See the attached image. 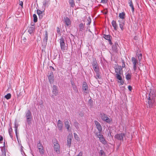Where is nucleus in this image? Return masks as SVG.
<instances>
[{"label": "nucleus", "instance_id": "nucleus-17", "mask_svg": "<svg viewBox=\"0 0 156 156\" xmlns=\"http://www.w3.org/2000/svg\"><path fill=\"white\" fill-rule=\"evenodd\" d=\"M110 36L109 35H104V37L106 40L108 41L109 43L110 44H112V43L111 42L110 39Z\"/></svg>", "mask_w": 156, "mask_h": 156}, {"label": "nucleus", "instance_id": "nucleus-4", "mask_svg": "<svg viewBox=\"0 0 156 156\" xmlns=\"http://www.w3.org/2000/svg\"><path fill=\"white\" fill-rule=\"evenodd\" d=\"M114 137L116 140L121 141H123V139L126 138L125 134L122 133L116 134Z\"/></svg>", "mask_w": 156, "mask_h": 156}, {"label": "nucleus", "instance_id": "nucleus-27", "mask_svg": "<svg viewBox=\"0 0 156 156\" xmlns=\"http://www.w3.org/2000/svg\"><path fill=\"white\" fill-rule=\"evenodd\" d=\"M69 2L72 7H74V6H75V2L74 0H69Z\"/></svg>", "mask_w": 156, "mask_h": 156}, {"label": "nucleus", "instance_id": "nucleus-46", "mask_svg": "<svg viewBox=\"0 0 156 156\" xmlns=\"http://www.w3.org/2000/svg\"><path fill=\"white\" fill-rule=\"evenodd\" d=\"M83 153L81 151H80L79 154L77 155L76 156H82Z\"/></svg>", "mask_w": 156, "mask_h": 156}, {"label": "nucleus", "instance_id": "nucleus-38", "mask_svg": "<svg viewBox=\"0 0 156 156\" xmlns=\"http://www.w3.org/2000/svg\"><path fill=\"white\" fill-rule=\"evenodd\" d=\"M65 123L66 128L68 130V122L67 119H66L65 120Z\"/></svg>", "mask_w": 156, "mask_h": 156}, {"label": "nucleus", "instance_id": "nucleus-11", "mask_svg": "<svg viewBox=\"0 0 156 156\" xmlns=\"http://www.w3.org/2000/svg\"><path fill=\"white\" fill-rule=\"evenodd\" d=\"M94 122L98 131L99 132H101L102 130V128L100 123L96 120L94 121Z\"/></svg>", "mask_w": 156, "mask_h": 156}, {"label": "nucleus", "instance_id": "nucleus-52", "mask_svg": "<svg viewBox=\"0 0 156 156\" xmlns=\"http://www.w3.org/2000/svg\"><path fill=\"white\" fill-rule=\"evenodd\" d=\"M71 138H70L69 139V144H71Z\"/></svg>", "mask_w": 156, "mask_h": 156}, {"label": "nucleus", "instance_id": "nucleus-21", "mask_svg": "<svg viewBox=\"0 0 156 156\" xmlns=\"http://www.w3.org/2000/svg\"><path fill=\"white\" fill-rule=\"evenodd\" d=\"M64 23L65 24V27H68V18L67 17H64Z\"/></svg>", "mask_w": 156, "mask_h": 156}, {"label": "nucleus", "instance_id": "nucleus-53", "mask_svg": "<svg viewBox=\"0 0 156 156\" xmlns=\"http://www.w3.org/2000/svg\"><path fill=\"white\" fill-rule=\"evenodd\" d=\"M67 145H68V136H67Z\"/></svg>", "mask_w": 156, "mask_h": 156}, {"label": "nucleus", "instance_id": "nucleus-2", "mask_svg": "<svg viewBox=\"0 0 156 156\" xmlns=\"http://www.w3.org/2000/svg\"><path fill=\"white\" fill-rule=\"evenodd\" d=\"M25 117L28 124H30L31 123V120L32 119V116L30 110H27L25 112Z\"/></svg>", "mask_w": 156, "mask_h": 156}, {"label": "nucleus", "instance_id": "nucleus-26", "mask_svg": "<svg viewBox=\"0 0 156 156\" xmlns=\"http://www.w3.org/2000/svg\"><path fill=\"white\" fill-rule=\"evenodd\" d=\"M119 16L122 19H124L125 17V13L124 12L119 13Z\"/></svg>", "mask_w": 156, "mask_h": 156}, {"label": "nucleus", "instance_id": "nucleus-51", "mask_svg": "<svg viewBox=\"0 0 156 156\" xmlns=\"http://www.w3.org/2000/svg\"><path fill=\"white\" fill-rule=\"evenodd\" d=\"M9 136H10V137H11V138H12V140H13V136H12V133H9Z\"/></svg>", "mask_w": 156, "mask_h": 156}, {"label": "nucleus", "instance_id": "nucleus-29", "mask_svg": "<svg viewBox=\"0 0 156 156\" xmlns=\"http://www.w3.org/2000/svg\"><path fill=\"white\" fill-rule=\"evenodd\" d=\"M136 55L137 57V58L138 59V60L139 62H140L141 60L142 59V54H136Z\"/></svg>", "mask_w": 156, "mask_h": 156}, {"label": "nucleus", "instance_id": "nucleus-28", "mask_svg": "<svg viewBox=\"0 0 156 156\" xmlns=\"http://www.w3.org/2000/svg\"><path fill=\"white\" fill-rule=\"evenodd\" d=\"M126 79L128 80H130L131 78V74L129 73H126Z\"/></svg>", "mask_w": 156, "mask_h": 156}, {"label": "nucleus", "instance_id": "nucleus-15", "mask_svg": "<svg viewBox=\"0 0 156 156\" xmlns=\"http://www.w3.org/2000/svg\"><path fill=\"white\" fill-rule=\"evenodd\" d=\"M60 43L62 49L63 50H66V47L65 46V43L63 40H60Z\"/></svg>", "mask_w": 156, "mask_h": 156}, {"label": "nucleus", "instance_id": "nucleus-31", "mask_svg": "<svg viewBox=\"0 0 156 156\" xmlns=\"http://www.w3.org/2000/svg\"><path fill=\"white\" fill-rule=\"evenodd\" d=\"M38 150L41 154H44V151L43 147L38 148Z\"/></svg>", "mask_w": 156, "mask_h": 156}, {"label": "nucleus", "instance_id": "nucleus-18", "mask_svg": "<svg viewBox=\"0 0 156 156\" xmlns=\"http://www.w3.org/2000/svg\"><path fill=\"white\" fill-rule=\"evenodd\" d=\"M57 126L59 130H61L62 129V121L60 120H59L58 121Z\"/></svg>", "mask_w": 156, "mask_h": 156}, {"label": "nucleus", "instance_id": "nucleus-55", "mask_svg": "<svg viewBox=\"0 0 156 156\" xmlns=\"http://www.w3.org/2000/svg\"><path fill=\"white\" fill-rule=\"evenodd\" d=\"M50 68H51L52 69H53L54 70V68L53 67L51 66L50 67Z\"/></svg>", "mask_w": 156, "mask_h": 156}, {"label": "nucleus", "instance_id": "nucleus-45", "mask_svg": "<svg viewBox=\"0 0 156 156\" xmlns=\"http://www.w3.org/2000/svg\"><path fill=\"white\" fill-rule=\"evenodd\" d=\"M15 133H16V137L17 139L18 140V132H17V130H16V131H15Z\"/></svg>", "mask_w": 156, "mask_h": 156}, {"label": "nucleus", "instance_id": "nucleus-49", "mask_svg": "<svg viewBox=\"0 0 156 156\" xmlns=\"http://www.w3.org/2000/svg\"><path fill=\"white\" fill-rule=\"evenodd\" d=\"M3 140V136L1 135H0V142L2 141Z\"/></svg>", "mask_w": 156, "mask_h": 156}, {"label": "nucleus", "instance_id": "nucleus-12", "mask_svg": "<svg viewBox=\"0 0 156 156\" xmlns=\"http://www.w3.org/2000/svg\"><path fill=\"white\" fill-rule=\"evenodd\" d=\"M52 91L53 94L54 95L56 96L58 95V92L57 89V87L56 86H53L52 90Z\"/></svg>", "mask_w": 156, "mask_h": 156}, {"label": "nucleus", "instance_id": "nucleus-33", "mask_svg": "<svg viewBox=\"0 0 156 156\" xmlns=\"http://www.w3.org/2000/svg\"><path fill=\"white\" fill-rule=\"evenodd\" d=\"M34 18L33 21L34 22L36 23L37 21V15L35 14H34L33 15Z\"/></svg>", "mask_w": 156, "mask_h": 156}, {"label": "nucleus", "instance_id": "nucleus-19", "mask_svg": "<svg viewBox=\"0 0 156 156\" xmlns=\"http://www.w3.org/2000/svg\"><path fill=\"white\" fill-rule=\"evenodd\" d=\"M35 30V26L34 25H32L31 27H30L28 29V32L30 34H32Z\"/></svg>", "mask_w": 156, "mask_h": 156}, {"label": "nucleus", "instance_id": "nucleus-43", "mask_svg": "<svg viewBox=\"0 0 156 156\" xmlns=\"http://www.w3.org/2000/svg\"><path fill=\"white\" fill-rule=\"evenodd\" d=\"M12 128L11 127H10L9 129V133H12Z\"/></svg>", "mask_w": 156, "mask_h": 156}, {"label": "nucleus", "instance_id": "nucleus-50", "mask_svg": "<svg viewBox=\"0 0 156 156\" xmlns=\"http://www.w3.org/2000/svg\"><path fill=\"white\" fill-rule=\"evenodd\" d=\"M57 31L58 33H59L60 32V29L58 27L57 28Z\"/></svg>", "mask_w": 156, "mask_h": 156}, {"label": "nucleus", "instance_id": "nucleus-58", "mask_svg": "<svg viewBox=\"0 0 156 156\" xmlns=\"http://www.w3.org/2000/svg\"><path fill=\"white\" fill-rule=\"evenodd\" d=\"M69 24L70 23V22L69 20Z\"/></svg>", "mask_w": 156, "mask_h": 156}, {"label": "nucleus", "instance_id": "nucleus-24", "mask_svg": "<svg viewBox=\"0 0 156 156\" xmlns=\"http://www.w3.org/2000/svg\"><path fill=\"white\" fill-rule=\"evenodd\" d=\"M112 26L114 28V29L115 30H116L117 25L116 21L115 20H113L112 22Z\"/></svg>", "mask_w": 156, "mask_h": 156}, {"label": "nucleus", "instance_id": "nucleus-13", "mask_svg": "<svg viewBox=\"0 0 156 156\" xmlns=\"http://www.w3.org/2000/svg\"><path fill=\"white\" fill-rule=\"evenodd\" d=\"M37 13L38 15L39 19H42L44 15V13L43 12L39 9H37Z\"/></svg>", "mask_w": 156, "mask_h": 156}, {"label": "nucleus", "instance_id": "nucleus-8", "mask_svg": "<svg viewBox=\"0 0 156 156\" xmlns=\"http://www.w3.org/2000/svg\"><path fill=\"white\" fill-rule=\"evenodd\" d=\"M115 74H122V68L121 66H116L115 67Z\"/></svg>", "mask_w": 156, "mask_h": 156}, {"label": "nucleus", "instance_id": "nucleus-47", "mask_svg": "<svg viewBox=\"0 0 156 156\" xmlns=\"http://www.w3.org/2000/svg\"><path fill=\"white\" fill-rule=\"evenodd\" d=\"M128 89L129 90L131 91L132 89V87L130 86H129L128 87Z\"/></svg>", "mask_w": 156, "mask_h": 156}, {"label": "nucleus", "instance_id": "nucleus-7", "mask_svg": "<svg viewBox=\"0 0 156 156\" xmlns=\"http://www.w3.org/2000/svg\"><path fill=\"white\" fill-rule=\"evenodd\" d=\"M131 61L133 64V69L135 71H136L137 68L136 64L138 63L137 60L134 57L131 58Z\"/></svg>", "mask_w": 156, "mask_h": 156}, {"label": "nucleus", "instance_id": "nucleus-56", "mask_svg": "<svg viewBox=\"0 0 156 156\" xmlns=\"http://www.w3.org/2000/svg\"><path fill=\"white\" fill-rule=\"evenodd\" d=\"M122 63L124 65H125L124 61H122Z\"/></svg>", "mask_w": 156, "mask_h": 156}, {"label": "nucleus", "instance_id": "nucleus-16", "mask_svg": "<svg viewBox=\"0 0 156 156\" xmlns=\"http://www.w3.org/2000/svg\"><path fill=\"white\" fill-rule=\"evenodd\" d=\"M45 34L44 36V38L43 40V41L45 44H46L48 40V33L47 31H45Z\"/></svg>", "mask_w": 156, "mask_h": 156}, {"label": "nucleus", "instance_id": "nucleus-41", "mask_svg": "<svg viewBox=\"0 0 156 156\" xmlns=\"http://www.w3.org/2000/svg\"><path fill=\"white\" fill-rule=\"evenodd\" d=\"M16 121L15 120L14 122L15 124V131L17 130L18 127V125L16 123Z\"/></svg>", "mask_w": 156, "mask_h": 156}, {"label": "nucleus", "instance_id": "nucleus-14", "mask_svg": "<svg viewBox=\"0 0 156 156\" xmlns=\"http://www.w3.org/2000/svg\"><path fill=\"white\" fill-rule=\"evenodd\" d=\"M43 8L44 10L46 7H47L49 5V1L48 0H44L43 2Z\"/></svg>", "mask_w": 156, "mask_h": 156}, {"label": "nucleus", "instance_id": "nucleus-34", "mask_svg": "<svg viewBox=\"0 0 156 156\" xmlns=\"http://www.w3.org/2000/svg\"><path fill=\"white\" fill-rule=\"evenodd\" d=\"M80 31H82L83 30L84 26L83 23H80L79 26Z\"/></svg>", "mask_w": 156, "mask_h": 156}, {"label": "nucleus", "instance_id": "nucleus-23", "mask_svg": "<svg viewBox=\"0 0 156 156\" xmlns=\"http://www.w3.org/2000/svg\"><path fill=\"white\" fill-rule=\"evenodd\" d=\"M99 140L103 144H106V141L105 139L104 138L103 136L99 139Z\"/></svg>", "mask_w": 156, "mask_h": 156}, {"label": "nucleus", "instance_id": "nucleus-30", "mask_svg": "<svg viewBox=\"0 0 156 156\" xmlns=\"http://www.w3.org/2000/svg\"><path fill=\"white\" fill-rule=\"evenodd\" d=\"M2 155V156H5L6 155V152L5 148H2L1 149Z\"/></svg>", "mask_w": 156, "mask_h": 156}, {"label": "nucleus", "instance_id": "nucleus-57", "mask_svg": "<svg viewBox=\"0 0 156 156\" xmlns=\"http://www.w3.org/2000/svg\"><path fill=\"white\" fill-rule=\"evenodd\" d=\"M113 47V48H115V46H114V45H113V47Z\"/></svg>", "mask_w": 156, "mask_h": 156}, {"label": "nucleus", "instance_id": "nucleus-36", "mask_svg": "<svg viewBox=\"0 0 156 156\" xmlns=\"http://www.w3.org/2000/svg\"><path fill=\"white\" fill-rule=\"evenodd\" d=\"M101 132H99L98 133H97L96 134L97 137L99 138V139L103 136V135L101 134Z\"/></svg>", "mask_w": 156, "mask_h": 156}, {"label": "nucleus", "instance_id": "nucleus-3", "mask_svg": "<svg viewBox=\"0 0 156 156\" xmlns=\"http://www.w3.org/2000/svg\"><path fill=\"white\" fill-rule=\"evenodd\" d=\"M53 142L54 145V150L57 153L59 154L60 153V146L58 141L56 140H54Z\"/></svg>", "mask_w": 156, "mask_h": 156}, {"label": "nucleus", "instance_id": "nucleus-59", "mask_svg": "<svg viewBox=\"0 0 156 156\" xmlns=\"http://www.w3.org/2000/svg\"><path fill=\"white\" fill-rule=\"evenodd\" d=\"M0 156H2V155H0Z\"/></svg>", "mask_w": 156, "mask_h": 156}, {"label": "nucleus", "instance_id": "nucleus-35", "mask_svg": "<svg viewBox=\"0 0 156 156\" xmlns=\"http://www.w3.org/2000/svg\"><path fill=\"white\" fill-rule=\"evenodd\" d=\"M96 75L95 76V78L96 79H100L101 78V77L100 76V73L99 71L98 72H96Z\"/></svg>", "mask_w": 156, "mask_h": 156}, {"label": "nucleus", "instance_id": "nucleus-48", "mask_svg": "<svg viewBox=\"0 0 156 156\" xmlns=\"http://www.w3.org/2000/svg\"><path fill=\"white\" fill-rule=\"evenodd\" d=\"M19 5L21 6L22 7L23 6V3L22 2H20Z\"/></svg>", "mask_w": 156, "mask_h": 156}, {"label": "nucleus", "instance_id": "nucleus-39", "mask_svg": "<svg viewBox=\"0 0 156 156\" xmlns=\"http://www.w3.org/2000/svg\"><path fill=\"white\" fill-rule=\"evenodd\" d=\"M93 68L94 70L95 71V72H98L99 71V67L98 66H97L95 67H93Z\"/></svg>", "mask_w": 156, "mask_h": 156}, {"label": "nucleus", "instance_id": "nucleus-1", "mask_svg": "<svg viewBox=\"0 0 156 156\" xmlns=\"http://www.w3.org/2000/svg\"><path fill=\"white\" fill-rule=\"evenodd\" d=\"M156 97V91L154 90H151L147 98L148 104L147 106L149 108H152L154 105Z\"/></svg>", "mask_w": 156, "mask_h": 156}, {"label": "nucleus", "instance_id": "nucleus-6", "mask_svg": "<svg viewBox=\"0 0 156 156\" xmlns=\"http://www.w3.org/2000/svg\"><path fill=\"white\" fill-rule=\"evenodd\" d=\"M122 74H115V77L119 80L118 82H119V83H120V85H123L124 83V82L122 80V77L121 75Z\"/></svg>", "mask_w": 156, "mask_h": 156}, {"label": "nucleus", "instance_id": "nucleus-10", "mask_svg": "<svg viewBox=\"0 0 156 156\" xmlns=\"http://www.w3.org/2000/svg\"><path fill=\"white\" fill-rule=\"evenodd\" d=\"M82 89L84 93H88V86L86 82H83V83Z\"/></svg>", "mask_w": 156, "mask_h": 156}, {"label": "nucleus", "instance_id": "nucleus-40", "mask_svg": "<svg viewBox=\"0 0 156 156\" xmlns=\"http://www.w3.org/2000/svg\"><path fill=\"white\" fill-rule=\"evenodd\" d=\"M37 147L38 148H41L43 147L42 144L40 142H39L37 144Z\"/></svg>", "mask_w": 156, "mask_h": 156}, {"label": "nucleus", "instance_id": "nucleus-54", "mask_svg": "<svg viewBox=\"0 0 156 156\" xmlns=\"http://www.w3.org/2000/svg\"><path fill=\"white\" fill-rule=\"evenodd\" d=\"M88 24H90L91 23V20H88Z\"/></svg>", "mask_w": 156, "mask_h": 156}, {"label": "nucleus", "instance_id": "nucleus-9", "mask_svg": "<svg viewBox=\"0 0 156 156\" xmlns=\"http://www.w3.org/2000/svg\"><path fill=\"white\" fill-rule=\"evenodd\" d=\"M48 79L50 83H53L54 80V76L53 73L52 72H50L48 73Z\"/></svg>", "mask_w": 156, "mask_h": 156}, {"label": "nucleus", "instance_id": "nucleus-42", "mask_svg": "<svg viewBox=\"0 0 156 156\" xmlns=\"http://www.w3.org/2000/svg\"><path fill=\"white\" fill-rule=\"evenodd\" d=\"M92 64L93 67L98 66L97 62L96 61H93Z\"/></svg>", "mask_w": 156, "mask_h": 156}, {"label": "nucleus", "instance_id": "nucleus-44", "mask_svg": "<svg viewBox=\"0 0 156 156\" xmlns=\"http://www.w3.org/2000/svg\"><path fill=\"white\" fill-rule=\"evenodd\" d=\"M108 0H101V2L103 3H106L107 2Z\"/></svg>", "mask_w": 156, "mask_h": 156}, {"label": "nucleus", "instance_id": "nucleus-20", "mask_svg": "<svg viewBox=\"0 0 156 156\" xmlns=\"http://www.w3.org/2000/svg\"><path fill=\"white\" fill-rule=\"evenodd\" d=\"M128 4L129 5V6L132 9V12H134V8L133 6V5L132 2V0H129L128 2Z\"/></svg>", "mask_w": 156, "mask_h": 156}, {"label": "nucleus", "instance_id": "nucleus-37", "mask_svg": "<svg viewBox=\"0 0 156 156\" xmlns=\"http://www.w3.org/2000/svg\"><path fill=\"white\" fill-rule=\"evenodd\" d=\"M5 97L7 99H9L11 97V94L10 93H8L7 95H5Z\"/></svg>", "mask_w": 156, "mask_h": 156}, {"label": "nucleus", "instance_id": "nucleus-25", "mask_svg": "<svg viewBox=\"0 0 156 156\" xmlns=\"http://www.w3.org/2000/svg\"><path fill=\"white\" fill-rule=\"evenodd\" d=\"M99 156H106L105 152L102 150L100 151L99 152Z\"/></svg>", "mask_w": 156, "mask_h": 156}, {"label": "nucleus", "instance_id": "nucleus-22", "mask_svg": "<svg viewBox=\"0 0 156 156\" xmlns=\"http://www.w3.org/2000/svg\"><path fill=\"white\" fill-rule=\"evenodd\" d=\"M119 25L120 27L122 30H123L124 28H123V26L124 25V23L123 22V21H119Z\"/></svg>", "mask_w": 156, "mask_h": 156}, {"label": "nucleus", "instance_id": "nucleus-5", "mask_svg": "<svg viewBox=\"0 0 156 156\" xmlns=\"http://www.w3.org/2000/svg\"><path fill=\"white\" fill-rule=\"evenodd\" d=\"M100 117L101 119L107 123H109L111 122V120L107 116V115L104 113H102L100 114Z\"/></svg>", "mask_w": 156, "mask_h": 156}, {"label": "nucleus", "instance_id": "nucleus-32", "mask_svg": "<svg viewBox=\"0 0 156 156\" xmlns=\"http://www.w3.org/2000/svg\"><path fill=\"white\" fill-rule=\"evenodd\" d=\"M74 136L76 140L78 141H79L80 140V138L78 136L76 133H74Z\"/></svg>", "mask_w": 156, "mask_h": 156}]
</instances>
